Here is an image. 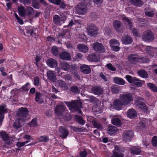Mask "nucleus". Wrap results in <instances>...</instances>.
Masks as SVG:
<instances>
[{
    "instance_id": "60",
    "label": "nucleus",
    "mask_w": 157,
    "mask_h": 157,
    "mask_svg": "<svg viewBox=\"0 0 157 157\" xmlns=\"http://www.w3.org/2000/svg\"><path fill=\"white\" fill-rule=\"evenodd\" d=\"M34 84L36 86H38L39 85V78L38 77H36L34 78Z\"/></svg>"
},
{
    "instance_id": "22",
    "label": "nucleus",
    "mask_w": 157,
    "mask_h": 157,
    "mask_svg": "<svg viewBox=\"0 0 157 157\" xmlns=\"http://www.w3.org/2000/svg\"><path fill=\"white\" fill-rule=\"evenodd\" d=\"M91 90L94 94L98 95L102 94L103 91L101 87L97 86L92 87Z\"/></svg>"
},
{
    "instance_id": "28",
    "label": "nucleus",
    "mask_w": 157,
    "mask_h": 157,
    "mask_svg": "<svg viewBox=\"0 0 157 157\" xmlns=\"http://www.w3.org/2000/svg\"><path fill=\"white\" fill-rule=\"evenodd\" d=\"M17 9L18 14L20 16L24 17L26 16V9L23 6H18Z\"/></svg>"
},
{
    "instance_id": "6",
    "label": "nucleus",
    "mask_w": 157,
    "mask_h": 157,
    "mask_svg": "<svg viewBox=\"0 0 157 157\" xmlns=\"http://www.w3.org/2000/svg\"><path fill=\"white\" fill-rule=\"evenodd\" d=\"M98 30L97 27L93 24L89 25L87 29L88 34L91 36L97 35L98 34Z\"/></svg>"
},
{
    "instance_id": "11",
    "label": "nucleus",
    "mask_w": 157,
    "mask_h": 157,
    "mask_svg": "<svg viewBox=\"0 0 157 157\" xmlns=\"http://www.w3.org/2000/svg\"><path fill=\"white\" fill-rule=\"evenodd\" d=\"M76 10L77 13L79 14H84L87 12V6L84 4H78L76 7Z\"/></svg>"
},
{
    "instance_id": "46",
    "label": "nucleus",
    "mask_w": 157,
    "mask_h": 157,
    "mask_svg": "<svg viewBox=\"0 0 157 157\" xmlns=\"http://www.w3.org/2000/svg\"><path fill=\"white\" fill-rule=\"evenodd\" d=\"M126 78L127 80L130 83H133L134 82L136 78V77H132L129 75H127L126 76Z\"/></svg>"
},
{
    "instance_id": "5",
    "label": "nucleus",
    "mask_w": 157,
    "mask_h": 157,
    "mask_svg": "<svg viewBox=\"0 0 157 157\" xmlns=\"http://www.w3.org/2000/svg\"><path fill=\"white\" fill-rule=\"evenodd\" d=\"M0 137L4 141L5 144L3 146L6 148H9L11 144V142L7 133L5 132H0Z\"/></svg>"
},
{
    "instance_id": "34",
    "label": "nucleus",
    "mask_w": 157,
    "mask_h": 157,
    "mask_svg": "<svg viewBox=\"0 0 157 157\" xmlns=\"http://www.w3.org/2000/svg\"><path fill=\"white\" fill-rule=\"evenodd\" d=\"M111 122L112 124L117 126H120L121 124V122L119 117H115L112 119Z\"/></svg>"
},
{
    "instance_id": "63",
    "label": "nucleus",
    "mask_w": 157,
    "mask_h": 157,
    "mask_svg": "<svg viewBox=\"0 0 157 157\" xmlns=\"http://www.w3.org/2000/svg\"><path fill=\"white\" fill-rule=\"evenodd\" d=\"M41 3L45 6H48L49 4L45 0H39Z\"/></svg>"
},
{
    "instance_id": "4",
    "label": "nucleus",
    "mask_w": 157,
    "mask_h": 157,
    "mask_svg": "<svg viewBox=\"0 0 157 157\" xmlns=\"http://www.w3.org/2000/svg\"><path fill=\"white\" fill-rule=\"evenodd\" d=\"M154 34L150 30L146 31L142 35V39L145 41L149 42L152 41L154 40Z\"/></svg>"
},
{
    "instance_id": "29",
    "label": "nucleus",
    "mask_w": 157,
    "mask_h": 157,
    "mask_svg": "<svg viewBox=\"0 0 157 157\" xmlns=\"http://www.w3.org/2000/svg\"><path fill=\"white\" fill-rule=\"evenodd\" d=\"M114 83L120 85H124L125 84V82L123 79L117 77H115L113 78Z\"/></svg>"
},
{
    "instance_id": "24",
    "label": "nucleus",
    "mask_w": 157,
    "mask_h": 157,
    "mask_svg": "<svg viewBox=\"0 0 157 157\" xmlns=\"http://www.w3.org/2000/svg\"><path fill=\"white\" fill-rule=\"evenodd\" d=\"M121 19L126 25L128 29H130L132 26V23L130 20L124 15H121Z\"/></svg>"
},
{
    "instance_id": "54",
    "label": "nucleus",
    "mask_w": 157,
    "mask_h": 157,
    "mask_svg": "<svg viewBox=\"0 0 157 157\" xmlns=\"http://www.w3.org/2000/svg\"><path fill=\"white\" fill-rule=\"evenodd\" d=\"M49 140L48 138L46 136H41L39 138V141L41 142H47Z\"/></svg>"
},
{
    "instance_id": "57",
    "label": "nucleus",
    "mask_w": 157,
    "mask_h": 157,
    "mask_svg": "<svg viewBox=\"0 0 157 157\" xmlns=\"http://www.w3.org/2000/svg\"><path fill=\"white\" fill-rule=\"evenodd\" d=\"M145 14L146 16L150 17H153L154 15V12L152 11H145Z\"/></svg>"
},
{
    "instance_id": "9",
    "label": "nucleus",
    "mask_w": 157,
    "mask_h": 157,
    "mask_svg": "<svg viewBox=\"0 0 157 157\" xmlns=\"http://www.w3.org/2000/svg\"><path fill=\"white\" fill-rule=\"evenodd\" d=\"M67 111L66 106L63 105H57L55 109V113L59 116H62L63 113Z\"/></svg>"
},
{
    "instance_id": "55",
    "label": "nucleus",
    "mask_w": 157,
    "mask_h": 157,
    "mask_svg": "<svg viewBox=\"0 0 157 157\" xmlns=\"http://www.w3.org/2000/svg\"><path fill=\"white\" fill-rule=\"evenodd\" d=\"M152 143L154 146H157V136H154L152 139Z\"/></svg>"
},
{
    "instance_id": "18",
    "label": "nucleus",
    "mask_w": 157,
    "mask_h": 157,
    "mask_svg": "<svg viewBox=\"0 0 157 157\" xmlns=\"http://www.w3.org/2000/svg\"><path fill=\"white\" fill-rule=\"evenodd\" d=\"M47 65L50 67H55L57 65V62L55 59L53 58H50L46 61Z\"/></svg>"
},
{
    "instance_id": "45",
    "label": "nucleus",
    "mask_w": 157,
    "mask_h": 157,
    "mask_svg": "<svg viewBox=\"0 0 157 157\" xmlns=\"http://www.w3.org/2000/svg\"><path fill=\"white\" fill-rule=\"evenodd\" d=\"M52 51L53 55L55 56H57L60 54L59 49L56 47H53L52 49Z\"/></svg>"
},
{
    "instance_id": "48",
    "label": "nucleus",
    "mask_w": 157,
    "mask_h": 157,
    "mask_svg": "<svg viewBox=\"0 0 157 157\" xmlns=\"http://www.w3.org/2000/svg\"><path fill=\"white\" fill-rule=\"evenodd\" d=\"M60 21V18L58 15H56L54 17L53 21L55 24L57 25H59Z\"/></svg>"
},
{
    "instance_id": "19",
    "label": "nucleus",
    "mask_w": 157,
    "mask_h": 157,
    "mask_svg": "<svg viewBox=\"0 0 157 157\" xmlns=\"http://www.w3.org/2000/svg\"><path fill=\"white\" fill-rule=\"evenodd\" d=\"M80 68L81 71L86 74H88L91 72V70L89 66L83 64L80 66Z\"/></svg>"
},
{
    "instance_id": "20",
    "label": "nucleus",
    "mask_w": 157,
    "mask_h": 157,
    "mask_svg": "<svg viewBox=\"0 0 157 157\" xmlns=\"http://www.w3.org/2000/svg\"><path fill=\"white\" fill-rule=\"evenodd\" d=\"M122 23L118 20H116L113 22V26L114 29L118 32H120V28L122 26Z\"/></svg>"
},
{
    "instance_id": "14",
    "label": "nucleus",
    "mask_w": 157,
    "mask_h": 157,
    "mask_svg": "<svg viewBox=\"0 0 157 157\" xmlns=\"http://www.w3.org/2000/svg\"><path fill=\"white\" fill-rule=\"evenodd\" d=\"M69 134L68 131L64 127L60 126L59 127V136L63 138H66Z\"/></svg>"
},
{
    "instance_id": "62",
    "label": "nucleus",
    "mask_w": 157,
    "mask_h": 157,
    "mask_svg": "<svg viewBox=\"0 0 157 157\" xmlns=\"http://www.w3.org/2000/svg\"><path fill=\"white\" fill-rule=\"evenodd\" d=\"M100 76L102 78L105 82H107V79L106 78V76L104 74L101 73L100 74Z\"/></svg>"
},
{
    "instance_id": "23",
    "label": "nucleus",
    "mask_w": 157,
    "mask_h": 157,
    "mask_svg": "<svg viewBox=\"0 0 157 157\" xmlns=\"http://www.w3.org/2000/svg\"><path fill=\"white\" fill-rule=\"evenodd\" d=\"M60 57L64 60H69L71 59V56L69 53L66 52H63L59 54Z\"/></svg>"
},
{
    "instance_id": "1",
    "label": "nucleus",
    "mask_w": 157,
    "mask_h": 157,
    "mask_svg": "<svg viewBox=\"0 0 157 157\" xmlns=\"http://www.w3.org/2000/svg\"><path fill=\"white\" fill-rule=\"evenodd\" d=\"M133 96L131 93H126L120 95L119 99H115L113 102V106L116 110H120L122 106L129 105L133 101Z\"/></svg>"
},
{
    "instance_id": "61",
    "label": "nucleus",
    "mask_w": 157,
    "mask_h": 157,
    "mask_svg": "<svg viewBox=\"0 0 157 157\" xmlns=\"http://www.w3.org/2000/svg\"><path fill=\"white\" fill-rule=\"evenodd\" d=\"M78 121L79 123L81 125H84L85 123V121L81 117H78Z\"/></svg>"
},
{
    "instance_id": "31",
    "label": "nucleus",
    "mask_w": 157,
    "mask_h": 157,
    "mask_svg": "<svg viewBox=\"0 0 157 157\" xmlns=\"http://www.w3.org/2000/svg\"><path fill=\"white\" fill-rule=\"evenodd\" d=\"M146 51L147 53L151 56H154L153 52L157 51V48H153L150 46L147 47Z\"/></svg>"
},
{
    "instance_id": "36",
    "label": "nucleus",
    "mask_w": 157,
    "mask_h": 157,
    "mask_svg": "<svg viewBox=\"0 0 157 157\" xmlns=\"http://www.w3.org/2000/svg\"><path fill=\"white\" fill-rule=\"evenodd\" d=\"M131 153L134 155H138L141 152V148L136 147H132L130 149Z\"/></svg>"
},
{
    "instance_id": "13",
    "label": "nucleus",
    "mask_w": 157,
    "mask_h": 157,
    "mask_svg": "<svg viewBox=\"0 0 157 157\" xmlns=\"http://www.w3.org/2000/svg\"><path fill=\"white\" fill-rule=\"evenodd\" d=\"M133 134V132L132 131H125L123 134V139L126 142L130 141Z\"/></svg>"
},
{
    "instance_id": "56",
    "label": "nucleus",
    "mask_w": 157,
    "mask_h": 157,
    "mask_svg": "<svg viewBox=\"0 0 157 157\" xmlns=\"http://www.w3.org/2000/svg\"><path fill=\"white\" fill-rule=\"evenodd\" d=\"M50 2L56 5H60L61 0H48Z\"/></svg>"
},
{
    "instance_id": "43",
    "label": "nucleus",
    "mask_w": 157,
    "mask_h": 157,
    "mask_svg": "<svg viewBox=\"0 0 157 157\" xmlns=\"http://www.w3.org/2000/svg\"><path fill=\"white\" fill-rule=\"evenodd\" d=\"M147 86L154 92H157V87L153 84L148 83H147Z\"/></svg>"
},
{
    "instance_id": "40",
    "label": "nucleus",
    "mask_w": 157,
    "mask_h": 157,
    "mask_svg": "<svg viewBox=\"0 0 157 157\" xmlns=\"http://www.w3.org/2000/svg\"><path fill=\"white\" fill-rule=\"evenodd\" d=\"M92 123L95 128L99 129L102 128V126L99 121L94 119L92 121Z\"/></svg>"
},
{
    "instance_id": "7",
    "label": "nucleus",
    "mask_w": 157,
    "mask_h": 157,
    "mask_svg": "<svg viewBox=\"0 0 157 157\" xmlns=\"http://www.w3.org/2000/svg\"><path fill=\"white\" fill-rule=\"evenodd\" d=\"M141 101H144V99L142 98H139V99L136 101V106L140 109L142 111L147 112L148 111V107L144 102Z\"/></svg>"
},
{
    "instance_id": "59",
    "label": "nucleus",
    "mask_w": 157,
    "mask_h": 157,
    "mask_svg": "<svg viewBox=\"0 0 157 157\" xmlns=\"http://www.w3.org/2000/svg\"><path fill=\"white\" fill-rule=\"evenodd\" d=\"M107 67L110 70L112 71H115L116 68L110 63H108L106 65Z\"/></svg>"
},
{
    "instance_id": "38",
    "label": "nucleus",
    "mask_w": 157,
    "mask_h": 157,
    "mask_svg": "<svg viewBox=\"0 0 157 157\" xmlns=\"http://www.w3.org/2000/svg\"><path fill=\"white\" fill-rule=\"evenodd\" d=\"M131 4L135 6L141 7L144 4L141 0H131Z\"/></svg>"
},
{
    "instance_id": "53",
    "label": "nucleus",
    "mask_w": 157,
    "mask_h": 157,
    "mask_svg": "<svg viewBox=\"0 0 157 157\" xmlns=\"http://www.w3.org/2000/svg\"><path fill=\"white\" fill-rule=\"evenodd\" d=\"M29 84V83H27L25 85L23 86L20 88V90L21 91L22 90L25 92H28L29 90V88L28 87V86Z\"/></svg>"
},
{
    "instance_id": "2",
    "label": "nucleus",
    "mask_w": 157,
    "mask_h": 157,
    "mask_svg": "<svg viewBox=\"0 0 157 157\" xmlns=\"http://www.w3.org/2000/svg\"><path fill=\"white\" fill-rule=\"evenodd\" d=\"M67 106L71 111L75 109L78 111L79 113H82V112L80 110L82 108V103L79 100H72L71 102H64Z\"/></svg>"
},
{
    "instance_id": "12",
    "label": "nucleus",
    "mask_w": 157,
    "mask_h": 157,
    "mask_svg": "<svg viewBox=\"0 0 157 157\" xmlns=\"http://www.w3.org/2000/svg\"><path fill=\"white\" fill-rule=\"evenodd\" d=\"M125 151L124 149L120 148L117 146H115L114 150L113 151V154L112 157H124V155L121 152H124Z\"/></svg>"
},
{
    "instance_id": "35",
    "label": "nucleus",
    "mask_w": 157,
    "mask_h": 157,
    "mask_svg": "<svg viewBox=\"0 0 157 157\" xmlns=\"http://www.w3.org/2000/svg\"><path fill=\"white\" fill-rule=\"evenodd\" d=\"M118 130V129L116 127L111 126L108 127L107 131L109 134L112 135L117 132Z\"/></svg>"
},
{
    "instance_id": "21",
    "label": "nucleus",
    "mask_w": 157,
    "mask_h": 157,
    "mask_svg": "<svg viewBox=\"0 0 157 157\" xmlns=\"http://www.w3.org/2000/svg\"><path fill=\"white\" fill-rule=\"evenodd\" d=\"M47 76L48 78L53 81L55 82L56 80V77L54 71H49L47 72Z\"/></svg>"
},
{
    "instance_id": "25",
    "label": "nucleus",
    "mask_w": 157,
    "mask_h": 157,
    "mask_svg": "<svg viewBox=\"0 0 157 157\" xmlns=\"http://www.w3.org/2000/svg\"><path fill=\"white\" fill-rule=\"evenodd\" d=\"M122 41L124 44H128L132 43V40L130 36L127 35L122 38Z\"/></svg>"
},
{
    "instance_id": "37",
    "label": "nucleus",
    "mask_w": 157,
    "mask_h": 157,
    "mask_svg": "<svg viewBox=\"0 0 157 157\" xmlns=\"http://www.w3.org/2000/svg\"><path fill=\"white\" fill-rule=\"evenodd\" d=\"M60 67L61 68L65 71H67L70 68V65L66 62L61 63L60 64Z\"/></svg>"
},
{
    "instance_id": "58",
    "label": "nucleus",
    "mask_w": 157,
    "mask_h": 157,
    "mask_svg": "<svg viewBox=\"0 0 157 157\" xmlns=\"http://www.w3.org/2000/svg\"><path fill=\"white\" fill-rule=\"evenodd\" d=\"M148 59L146 58L139 57L138 62L140 63H145L147 62Z\"/></svg>"
},
{
    "instance_id": "49",
    "label": "nucleus",
    "mask_w": 157,
    "mask_h": 157,
    "mask_svg": "<svg viewBox=\"0 0 157 157\" xmlns=\"http://www.w3.org/2000/svg\"><path fill=\"white\" fill-rule=\"evenodd\" d=\"M133 84L138 87H141L142 86V82L141 80L136 78Z\"/></svg>"
},
{
    "instance_id": "15",
    "label": "nucleus",
    "mask_w": 157,
    "mask_h": 157,
    "mask_svg": "<svg viewBox=\"0 0 157 157\" xmlns=\"http://www.w3.org/2000/svg\"><path fill=\"white\" fill-rule=\"evenodd\" d=\"M126 115L128 118L132 119L136 117L137 113L134 109L131 108L127 111Z\"/></svg>"
},
{
    "instance_id": "3",
    "label": "nucleus",
    "mask_w": 157,
    "mask_h": 157,
    "mask_svg": "<svg viewBox=\"0 0 157 157\" xmlns=\"http://www.w3.org/2000/svg\"><path fill=\"white\" fill-rule=\"evenodd\" d=\"M28 112L29 111L27 108L21 107L18 110L17 117L21 121H25Z\"/></svg>"
},
{
    "instance_id": "26",
    "label": "nucleus",
    "mask_w": 157,
    "mask_h": 157,
    "mask_svg": "<svg viewBox=\"0 0 157 157\" xmlns=\"http://www.w3.org/2000/svg\"><path fill=\"white\" fill-rule=\"evenodd\" d=\"M36 97L35 100L37 103L39 104H41L43 102L42 98L43 94L40 93L36 92L35 94Z\"/></svg>"
},
{
    "instance_id": "50",
    "label": "nucleus",
    "mask_w": 157,
    "mask_h": 157,
    "mask_svg": "<svg viewBox=\"0 0 157 157\" xmlns=\"http://www.w3.org/2000/svg\"><path fill=\"white\" fill-rule=\"evenodd\" d=\"M71 91L75 94L79 93L80 92V90L78 87L76 86H73L71 88Z\"/></svg>"
},
{
    "instance_id": "27",
    "label": "nucleus",
    "mask_w": 157,
    "mask_h": 157,
    "mask_svg": "<svg viewBox=\"0 0 157 157\" xmlns=\"http://www.w3.org/2000/svg\"><path fill=\"white\" fill-rule=\"evenodd\" d=\"M77 47L79 51L83 52H86L88 50V47L83 44H78L77 45Z\"/></svg>"
},
{
    "instance_id": "10",
    "label": "nucleus",
    "mask_w": 157,
    "mask_h": 157,
    "mask_svg": "<svg viewBox=\"0 0 157 157\" xmlns=\"http://www.w3.org/2000/svg\"><path fill=\"white\" fill-rule=\"evenodd\" d=\"M93 49L96 52H105V48L102 44L99 42H95L92 44Z\"/></svg>"
},
{
    "instance_id": "64",
    "label": "nucleus",
    "mask_w": 157,
    "mask_h": 157,
    "mask_svg": "<svg viewBox=\"0 0 157 157\" xmlns=\"http://www.w3.org/2000/svg\"><path fill=\"white\" fill-rule=\"evenodd\" d=\"M87 154V152L86 151H82L80 153L79 157H86Z\"/></svg>"
},
{
    "instance_id": "52",
    "label": "nucleus",
    "mask_w": 157,
    "mask_h": 157,
    "mask_svg": "<svg viewBox=\"0 0 157 157\" xmlns=\"http://www.w3.org/2000/svg\"><path fill=\"white\" fill-rule=\"evenodd\" d=\"M29 141H27L24 142H18L16 144V146L19 148H20L24 146L25 144L29 142Z\"/></svg>"
},
{
    "instance_id": "44",
    "label": "nucleus",
    "mask_w": 157,
    "mask_h": 157,
    "mask_svg": "<svg viewBox=\"0 0 157 157\" xmlns=\"http://www.w3.org/2000/svg\"><path fill=\"white\" fill-rule=\"evenodd\" d=\"M29 125L30 127H36L37 126V120L36 118H34L31 121L29 124Z\"/></svg>"
},
{
    "instance_id": "16",
    "label": "nucleus",
    "mask_w": 157,
    "mask_h": 157,
    "mask_svg": "<svg viewBox=\"0 0 157 157\" xmlns=\"http://www.w3.org/2000/svg\"><path fill=\"white\" fill-rule=\"evenodd\" d=\"M139 57L136 54H131L128 56V60L132 63H135L138 62Z\"/></svg>"
},
{
    "instance_id": "51",
    "label": "nucleus",
    "mask_w": 157,
    "mask_h": 157,
    "mask_svg": "<svg viewBox=\"0 0 157 157\" xmlns=\"http://www.w3.org/2000/svg\"><path fill=\"white\" fill-rule=\"evenodd\" d=\"M111 90L114 93H117L120 91V87L117 86H113L111 87Z\"/></svg>"
},
{
    "instance_id": "32",
    "label": "nucleus",
    "mask_w": 157,
    "mask_h": 157,
    "mask_svg": "<svg viewBox=\"0 0 157 157\" xmlns=\"http://www.w3.org/2000/svg\"><path fill=\"white\" fill-rule=\"evenodd\" d=\"M24 121H21L19 118L17 117V119L15 120V121L13 124V127L16 129L20 128L22 126V123Z\"/></svg>"
},
{
    "instance_id": "17",
    "label": "nucleus",
    "mask_w": 157,
    "mask_h": 157,
    "mask_svg": "<svg viewBox=\"0 0 157 157\" xmlns=\"http://www.w3.org/2000/svg\"><path fill=\"white\" fill-rule=\"evenodd\" d=\"M56 84L58 87L63 90H67L68 89V85L64 81L60 80H57Z\"/></svg>"
},
{
    "instance_id": "41",
    "label": "nucleus",
    "mask_w": 157,
    "mask_h": 157,
    "mask_svg": "<svg viewBox=\"0 0 157 157\" xmlns=\"http://www.w3.org/2000/svg\"><path fill=\"white\" fill-rule=\"evenodd\" d=\"M138 74L140 77L143 78H147L148 75L147 72L144 70H140L138 71Z\"/></svg>"
},
{
    "instance_id": "8",
    "label": "nucleus",
    "mask_w": 157,
    "mask_h": 157,
    "mask_svg": "<svg viewBox=\"0 0 157 157\" xmlns=\"http://www.w3.org/2000/svg\"><path fill=\"white\" fill-rule=\"evenodd\" d=\"M109 44L112 49L113 51L117 52L121 49L119 47L120 44L118 41L116 39H112L109 40Z\"/></svg>"
},
{
    "instance_id": "39",
    "label": "nucleus",
    "mask_w": 157,
    "mask_h": 157,
    "mask_svg": "<svg viewBox=\"0 0 157 157\" xmlns=\"http://www.w3.org/2000/svg\"><path fill=\"white\" fill-rule=\"evenodd\" d=\"M87 59L90 61H97L98 59L97 56L94 54H92L89 55L87 57Z\"/></svg>"
},
{
    "instance_id": "42",
    "label": "nucleus",
    "mask_w": 157,
    "mask_h": 157,
    "mask_svg": "<svg viewBox=\"0 0 157 157\" xmlns=\"http://www.w3.org/2000/svg\"><path fill=\"white\" fill-rule=\"evenodd\" d=\"M34 10V9L31 7H27L26 9V15L29 16L32 15L33 13Z\"/></svg>"
},
{
    "instance_id": "30",
    "label": "nucleus",
    "mask_w": 157,
    "mask_h": 157,
    "mask_svg": "<svg viewBox=\"0 0 157 157\" xmlns=\"http://www.w3.org/2000/svg\"><path fill=\"white\" fill-rule=\"evenodd\" d=\"M5 105L0 106V125L2 124V122L4 118L2 114L5 112L7 109L5 108Z\"/></svg>"
},
{
    "instance_id": "47",
    "label": "nucleus",
    "mask_w": 157,
    "mask_h": 157,
    "mask_svg": "<svg viewBox=\"0 0 157 157\" xmlns=\"http://www.w3.org/2000/svg\"><path fill=\"white\" fill-rule=\"evenodd\" d=\"M32 6L35 9H39L40 7L39 3L37 0H33Z\"/></svg>"
},
{
    "instance_id": "33",
    "label": "nucleus",
    "mask_w": 157,
    "mask_h": 157,
    "mask_svg": "<svg viewBox=\"0 0 157 157\" xmlns=\"http://www.w3.org/2000/svg\"><path fill=\"white\" fill-rule=\"evenodd\" d=\"M25 29L27 33L30 34V35L33 36H35V34L34 33L36 29L35 28L31 26H28L26 27Z\"/></svg>"
}]
</instances>
